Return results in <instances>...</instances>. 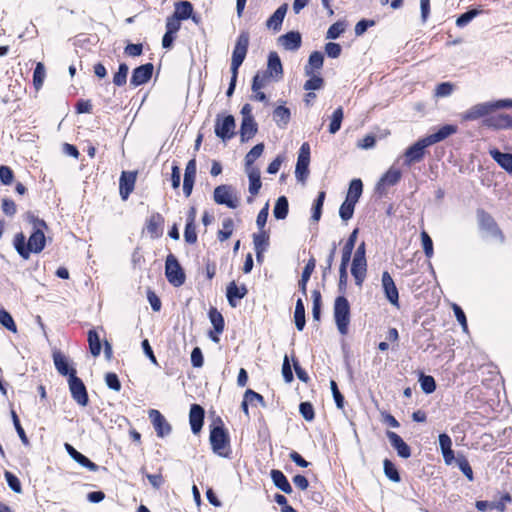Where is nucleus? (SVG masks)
I'll return each mask as SVG.
<instances>
[{
  "mask_svg": "<svg viewBox=\"0 0 512 512\" xmlns=\"http://www.w3.org/2000/svg\"><path fill=\"white\" fill-rule=\"evenodd\" d=\"M334 320L341 335L348 333L350 323V304L344 296H338L334 302Z\"/></svg>",
  "mask_w": 512,
  "mask_h": 512,
  "instance_id": "nucleus-1",
  "label": "nucleus"
},
{
  "mask_svg": "<svg viewBox=\"0 0 512 512\" xmlns=\"http://www.w3.org/2000/svg\"><path fill=\"white\" fill-rule=\"evenodd\" d=\"M250 35L247 31H242L237 38L231 59V72L238 71L239 67L245 60L248 46H249Z\"/></svg>",
  "mask_w": 512,
  "mask_h": 512,
  "instance_id": "nucleus-2",
  "label": "nucleus"
},
{
  "mask_svg": "<svg viewBox=\"0 0 512 512\" xmlns=\"http://www.w3.org/2000/svg\"><path fill=\"white\" fill-rule=\"evenodd\" d=\"M209 440L215 454L220 457L228 456L229 437L222 426H216L211 430Z\"/></svg>",
  "mask_w": 512,
  "mask_h": 512,
  "instance_id": "nucleus-3",
  "label": "nucleus"
},
{
  "mask_svg": "<svg viewBox=\"0 0 512 512\" xmlns=\"http://www.w3.org/2000/svg\"><path fill=\"white\" fill-rule=\"evenodd\" d=\"M165 275L170 284L179 287L185 282V274L177 258L169 254L165 262Z\"/></svg>",
  "mask_w": 512,
  "mask_h": 512,
  "instance_id": "nucleus-4",
  "label": "nucleus"
},
{
  "mask_svg": "<svg viewBox=\"0 0 512 512\" xmlns=\"http://www.w3.org/2000/svg\"><path fill=\"white\" fill-rule=\"evenodd\" d=\"M214 201L231 209H235L239 205V198L230 185L217 186L214 190Z\"/></svg>",
  "mask_w": 512,
  "mask_h": 512,
  "instance_id": "nucleus-5",
  "label": "nucleus"
},
{
  "mask_svg": "<svg viewBox=\"0 0 512 512\" xmlns=\"http://www.w3.org/2000/svg\"><path fill=\"white\" fill-rule=\"evenodd\" d=\"M69 389L72 398L80 405L86 406L88 404V394L83 381L76 376L75 369L71 370L70 377L68 379Z\"/></svg>",
  "mask_w": 512,
  "mask_h": 512,
  "instance_id": "nucleus-6",
  "label": "nucleus"
},
{
  "mask_svg": "<svg viewBox=\"0 0 512 512\" xmlns=\"http://www.w3.org/2000/svg\"><path fill=\"white\" fill-rule=\"evenodd\" d=\"M310 163V146L308 143H303L300 147L298 159L295 168V176L301 183H305L309 175Z\"/></svg>",
  "mask_w": 512,
  "mask_h": 512,
  "instance_id": "nucleus-7",
  "label": "nucleus"
},
{
  "mask_svg": "<svg viewBox=\"0 0 512 512\" xmlns=\"http://www.w3.org/2000/svg\"><path fill=\"white\" fill-rule=\"evenodd\" d=\"M427 140L424 138L419 139L416 143L406 149L404 153V165L411 166L414 163L420 162L425 154V148L429 147Z\"/></svg>",
  "mask_w": 512,
  "mask_h": 512,
  "instance_id": "nucleus-8",
  "label": "nucleus"
},
{
  "mask_svg": "<svg viewBox=\"0 0 512 512\" xmlns=\"http://www.w3.org/2000/svg\"><path fill=\"white\" fill-rule=\"evenodd\" d=\"M33 224L35 231L32 233V235L28 239V246L30 249V253H39L41 252L45 247V235L41 228L45 227L46 224L43 220L40 219H33Z\"/></svg>",
  "mask_w": 512,
  "mask_h": 512,
  "instance_id": "nucleus-9",
  "label": "nucleus"
},
{
  "mask_svg": "<svg viewBox=\"0 0 512 512\" xmlns=\"http://www.w3.org/2000/svg\"><path fill=\"white\" fill-rule=\"evenodd\" d=\"M235 119L232 115H227L222 119L217 117L215 123V134L222 140L231 139L234 136Z\"/></svg>",
  "mask_w": 512,
  "mask_h": 512,
  "instance_id": "nucleus-10",
  "label": "nucleus"
},
{
  "mask_svg": "<svg viewBox=\"0 0 512 512\" xmlns=\"http://www.w3.org/2000/svg\"><path fill=\"white\" fill-rule=\"evenodd\" d=\"M494 112L491 101L478 103L461 114L463 121H474Z\"/></svg>",
  "mask_w": 512,
  "mask_h": 512,
  "instance_id": "nucleus-11",
  "label": "nucleus"
},
{
  "mask_svg": "<svg viewBox=\"0 0 512 512\" xmlns=\"http://www.w3.org/2000/svg\"><path fill=\"white\" fill-rule=\"evenodd\" d=\"M401 176V171L398 168L391 166L388 171L379 179L376 185V191L381 195L385 194L386 189L390 186L396 185L400 181Z\"/></svg>",
  "mask_w": 512,
  "mask_h": 512,
  "instance_id": "nucleus-12",
  "label": "nucleus"
},
{
  "mask_svg": "<svg viewBox=\"0 0 512 512\" xmlns=\"http://www.w3.org/2000/svg\"><path fill=\"white\" fill-rule=\"evenodd\" d=\"M149 418L158 437L163 438L170 434L171 425L158 410L151 409L149 411Z\"/></svg>",
  "mask_w": 512,
  "mask_h": 512,
  "instance_id": "nucleus-13",
  "label": "nucleus"
},
{
  "mask_svg": "<svg viewBox=\"0 0 512 512\" xmlns=\"http://www.w3.org/2000/svg\"><path fill=\"white\" fill-rule=\"evenodd\" d=\"M382 287L387 300L394 306L399 305V293L389 272L384 271L382 274Z\"/></svg>",
  "mask_w": 512,
  "mask_h": 512,
  "instance_id": "nucleus-14",
  "label": "nucleus"
},
{
  "mask_svg": "<svg viewBox=\"0 0 512 512\" xmlns=\"http://www.w3.org/2000/svg\"><path fill=\"white\" fill-rule=\"evenodd\" d=\"M153 73V64L147 63L144 65H141L133 70L130 84L134 87L140 86L151 78Z\"/></svg>",
  "mask_w": 512,
  "mask_h": 512,
  "instance_id": "nucleus-15",
  "label": "nucleus"
},
{
  "mask_svg": "<svg viewBox=\"0 0 512 512\" xmlns=\"http://www.w3.org/2000/svg\"><path fill=\"white\" fill-rule=\"evenodd\" d=\"M136 176V172H122L119 180V192L123 200H127L133 191L136 182Z\"/></svg>",
  "mask_w": 512,
  "mask_h": 512,
  "instance_id": "nucleus-16",
  "label": "nucleus"
},
{
  "mask_svg": "<svg viewBox=\"0 0 512 512\" xmlns=\"http://www.w3.org/2000/svg\"><path fill=\"white\" fill-rule=\"evenodd\" d=\"M278 43L288 51H296L302 43L301 34L297 31H290L278 38Z\"/></svg>",
  "mask_w": 512,
  "mask_h": 512,
  "instance_id": "nucleus-17",
  "label": "nucleus"
},
{
  "mask_svg": "<svg viewBox=\"0 0 512 512\" xmlns=\"http://www.w3.org/2000/svg\"><path fill=\"white\" fill-rule=\"evenodd\" d=\"M247 288L243 284L238 286L235 281L229 283L226 289V297L231 307L235 308L238 305V300L244 298L247 294Z\"/></svg>",
  "mask_w": 512,
  "mask_h": 512,
  "instance_id": "nucleus-18",
  "label": "nucleus"
},
{
  "mask_svg": "<svg viewBox=\"0 0 512 512\" xmlns=\"http://www.w3.org/2000/svg\"><path fill=\"white\" fill-rule=\"evenodd\" d=\"M270 78L276 81L280 80L283 75V67L280 57L276 52H270L268 56L267 70L265 72Z\"/></svg>",
  "mask_w": 512,
  "mask_h": 512,
  "instance_id": "nucleus-19",
  "label": "nucleus"
},
{
  "mask_svg": "<svg viewBox=\"0 0 512 512\" xmlns=\"http://www.w3.org/2000/svg\"><path fill=\"white\" fill-rule=\"evenodd\" d=\"M204 413V409L198 404H193L190 408L189 422L194 434H198L202 429Z\"/></svg>",
  "mask_w": 512,
  "mask_h": 512,
  "instance_id": "nucleus-20",
  "label": "nucleus"
},
{
  "mask_svg": "<svg viewBox=\"0 0 512 512\" xmlns=\"http://www.w3.org/2000/svg\"><path fill=\"white\" fill-rule=\"evenodd\" d=\"M64 448L69 456L82 467L87 468L89 471L93 472L98 470V466L94 462L88 459L85 455L78 452L71 444L65 443Z\"/></svg>",
  "mask_w": 512,
  "mask_h": 512,
  "instance_id": "nucleus-21",
  "label": "nucleus"
},
{
  "mask_svg": "<svg viewBox=\"0 0 512 512\" xmlns=\"http://www.w3.org/2000/svg\"><path fill=\"white\" fill-rule=\"evenodd\" d=\"M387 438L391 446L397 451L398 455L402 458H409L411 455L410 447L403 441V439L395 432L387 431Z\"/></svg>",
  "mask_w": 512,
  "mask_h": 512,
  "instance_id": "nucleus-22",
  "label": "nucleus"
},
{
  "mask_svg": "<svg viewBox=\"0 0 512 512\" xmlns=\"http://www.w3.org/2000/svg\"><path fill=\"white\" fill-rule=\"evenodd\" d=\"M484 125L494 129H510L512 128V116L508 114H499L486 118Z\"/></svg>",
  "mask_w": 512,
  "mask_h": 512,
  "instance_id": "nucleus-23",
  "label": "nucleus"
},
{
  "mask_svg": "<svg viewBox=\"0 0 512 512\" xmlns=\"http://www.w3.org/2000/svg\"><path fill=\"white\" fill-rule=\"evenodd\" d=\"M288 10V4L284 3L269 17L266 22L268 29L279 31Z\"/></svg>",
  "mask_w": 512,
  "mask_h": 512,
  "instance_id": "nucleus-24",
  "label": "nucleus"
},
{
  "mask_svg": "<svg viewBox=\"0 0 512 512\" xmlns=\"http://www.w3.org/2000/svg\"><path fill=\"white\" fill-rule=\"evenodd\" d=\"M246 174L249 179V193L255 196L259 193L262 186L260 179V170L257 167H245Z\"/></svg>",
  "mask_w": 512,
  "mask_h": 512,
  "instance_id": "nucleus-25",
  "label": "nucleus"
},
{
  "mask_svg": "<svg viewBox=\"0 0 512 512\" xmlns=\"http://www.w3.org/2000/svg\"><path fill=\"white\" fill-rule=\"evenodd\" d=\"M456 132H457V127L455 125L447 124V125L442 126L437 132L425 137V139L427 140L428 144H430V146H431L435 143L443 141L447 137L455 134Z\"/></svg>",
  "mask_w": 512,
  "mask_h": 512,
  "instance_id": "nucleus-26",
  "label": "nucleus"
},
{
  "mask_svg": "<svg viewBox=\"0 0 512 512\" xmlns=\"http://www.w3.org/2000/svg\"><path fill=\"white\" fill-rule=\"evenodd\" d=\"M367 271L366 260L354 259L352 261L351 273L355 279V284L361 286L365 280Z\"/></svg>",
  "mask_w": 512,
  "mask_h": 512,
  "instance_id": "nucleus-27",
  "label": "nucleus"
},
{
  "mask_svg": "<svg viewBox=\"0 0 512 512\" xmlns=\"http://www.w3.org/2000/svg\"><path fill=\"white\" fill-rule=\"evenodd\" d=\"M490 156L507 172L512 173V154L502 153L497 149L490 150Z\"/></svg>",
  "mask_w": 512,
  "mask_h": 512,
  "instance_id": "nucleus-28",
  "label": "nucleus"
},
{
  "mask_svg": "<svg viewBox=\"0 0 512 512\" xmlns=\"http://www.w3.org/2000/svg\"><path fill=\"white\" fill-rule=\"evenodd\" d=\"M324 57L321 52L315 51L310 54L308 64L305 66L304 71L306 76H312L314 70H319L323 66Z\"/></svg>",
  "mask_w": 512,
  "mask_h": 512,
  "instance_id": "nucleus-29",
  "label": "nucleus"
},
{
  "mask_svg": "<svg viewBox=\"0 0 512 512\" xmlns=\"http://www.w3.org/2000/svg\"><path fill=\"white\" fill-rule=\"evenodd\" d=\"M163 217L160 214H153L147 222V232L152 238H157L162 234Z\"/></svg>",
  "mask_w": 512,
  "mask_h": 512,
  "instance_id": "nucleus-30",
  "label": "nucleus"
},
{
  "mask_svg": "<svg viewBox=\"0 0 512 512\" xmlns=\"http://www.w3.org/2000/svg\"><path fill=\"white\" fill-rule=\"evenodd\" d=\"M256 132L257 124L255 123L254 118L242 119L240 128V136L242 141H247L251 139Z\"/></svg>",
  "mask_w": 512,
  "mask_h": 512,
  "instance_id": "nucleus-31",
  "label": "nucleus"
},
{
  "mask_svg": "<svg viewBox=\"0 0 512 512\" xmlns=\"http://www.w3.org/2000/svg\"><path fill=\"white\" fill-rule=\"evenodd\" d=\"M271 478L273 480L274 485L278 489H280L282 492H284L286 494L292 493V491H293L292 487H291L290 483L288 482L287 478L285 477V475L281 471L272 470Z\"/></svg>",
  "mask_w": 512,
  "mask_h": 512,
  "instance_id": "nucleus-32",
  "label": "nucleus"
},
{
  "mask_svg": "<svg viewBox=\"0 0 512 512\" xmlns=\"http://www.w3.org/2000/svg\"><path fill=\"white\" fill-rule=\"evenodd\" d=\"M290 117V110L284 106H278L273 111V119L280 128H284L288 124Z\"/></svg>",
  "mask_w": 512,
  "mask_h": 512,
  "instance_id": "nucleus-33",
  "label": "nucleus"
},
{
  "mask_svg": "<svg viewBox=\"0 0 512 512\" xmlns=\"http://www.w3.org/2000/svg\"><path fill=\"white\" fill-rule=\"evenodd\" d=\"M357 233H358V230L355 229L350 234L348 240L346 241V243H345V245L343 247L342 259H341V262H343V264H348L349 261H350V258H351V255H352L355 243H356Z\"/></svg>",
  "mask_w": 512,
  "mask_h": 512,
  "instance_id": "nucleus-34",
  "label": "nucleus"
},
{
  "mask_svg": "<svg viewBox=\"0 0 512 512\" xmlns=\"http://www.w3.org/2000/svg\"><path fill=\"white\" fill-rule=\"evenodd\" d=\"M363 190V184L360 179H353L350 183L346 200L357 203Z\"/></svg>",
  "mask_w": 512,
  "mask_h": 512,
  "instance_id": "nucleus-35",
  "label": "nucleus"
},
{
  "mask_svg": "<svg viewBox=\"0 0 512 512\" xmlns=\"http://www.w3.org/2000/svg\"><path fill=\"white\" fill-rule=\"evenodd\" d=\"M253 243L256 252L257 260L261 259L262 253L266 250L268 246V236H266L265 232H261L259 234L253 235Z\"/></svg>",
  "mask_w": 512,
  "mask_h": 512,
  "instance_id": "nucleus-36",
  "label": "nucleus"
},
{
  "mask_svg": "<svg viewBox=\"0 0 512 512\" xmlns=\"http://www.w3.org/2000/svg\"><path fill=\"white\" fill-rule=\"evenodd\" d=\"M288 200L285 196H281L277 199L274 209L273 215L278 220H283L288 215Z\"/></svg>",
  "mask_w": 512,
  "mask_h": 512,
  "instance_id": "nucleus-37",
  "label": "nucleus"
},
{
  "mask_svg": "<svg viewBox=\"0 0 512 512\" xmlns=\"http://www.w3.org/2000/svg\"><path fill=\"white\" fill-rule=\"evenodd\" d=\"M314 268H315V260L314 259H310L307 262V264L304 267V270L302 272L301 279L299 281V288H300V290H301V292L303 293L304 296L306 295L307 282L309 281V279L311 277V274L313 273Z\"/></svg>",
  "mask_w": 512,
  "mask_h": 512,
  "instance_id": "nucleus-38",
  "label": "nucleus"
},
{
  "mask_svg": "<svg viewBox=\"0 0 512 512\" xmlns=\"http://www.w3.org/2000/svg\"><path fill=\"white\" fill-rule=\"evenodd\" d=\"M294 319L296 328L302 331L305 326V307L302 299H298L296 302Z\"/></svg>",
  "mask_w": 512,
  "mask_h": 512,
  "instance_id": "nucleus-39",
  "label": "nucleus"
},
{
  "mask_svg": "<svg viewBox=\"0 0 512 512\" xmlns=\"http://www.w3.org/2000/svg\"><path fill=\"white\" fill-rule=\"evenodd\" d=\"M88 343H89V349H90L91 354L94 357L99 356V354L101 352V342H100V337H99L98 333L96 332V330H94V329L89 330Z\"/></svg>",
  "mask_w": 512,
  "mask_h": 512,
  "instance_id": "nucleus-40",
  "label": "nucleus"
},
{
  "mask_svg": "<svg viewBox=\"0 0 512 512\" xmlns=\"http://www.w3.org/2000/svg\"><path fill=\"white\" fill-rule=\"evenodd\" d=\"M209 319L217 334H220L224 330V318L222 314L216 309L211 308L209 311Z\"/></svg>",
  "mask_w": 512,
  "mask_h": 512,
  "instance_id": "nucleus-41",
  "label": "nucleus"
},
{
  "mask_svg": "<svg viewBox=\"0 0 512 512\" xmlns=\"http://www.w3.org/2000/svg\"><path fill=\"white\" fill-rule=\"evenodd\" d=\"M25 241V236L22 233H19L15 237L14 246L21 257L28 259L30 256V249L28 244H25Z\"/></svg>",
  "mask_w": 512,
  "mask_h": 512,
  "instance_id": "nucleus-42",
  "label": "nucleus"
},
{
  "mask_svg": "<svg viewBox=\"0 0 512 512\" xmlns=\"http://www.w3.org/2000/svg\"><path fill=\"white\" fill-rule=\"evenodd\" d=\"M234 222L231 218H225L222 221V229L218 231L217 237L218 240L223 242L229 239L233 233Z\"/></svg>",
  "mask_w": 512,
  "mask_h": 512,
  "instance_id": "nucleus-43",
  "label": "nucleus"
},
{
  "mask_svg": "<svg viewBox=\"0 0 512 512\" xmlns=\"http://www.w3.org/2000/svg\"><path fill=\"white\" fill-rule=\"evenodd\" d=\"M53 359H54V364H55L57 371L61 375H64V376L69 375L70 376L72 369H69V365H68L66 357L63 356L61 353H54Z\"/></svg>",
  "mask_w": 512,
  "mask_h": 512,
  "instance_id": "nucleus-44",
  "label": "nucleus"
},
{
  "mask_svg": "<svg viewBox=\"0 0 512 512\" xmlns=\"http://www.w3.org/2000/svg\"><path fill=\"white\" fill-rule=\"evenodd\" d=\"M193 12L192 4L188 1H182L176 6L174 16L180 20L188 19Z\"/></svg>",
  "mask_w": 512,
  "mask_h": 512,
  "instance_id": "nucleus-45",
  "label": "nucleus"
},
{
  "mask_svg": "<svg viewBox=\"0 0 512 512\" xmlns=\"http://www.w3.org/2000/svg\"><path fill=\"white\" fill-rule=\"evenodd\" d=\"M264 151L262 143L255 145L245 156V167H255L253 163L259 158Z\"/></svg>",
  "mask_w": 512,
  "mask_h": 512,
  "instance_id": "nucleus-46",
  "label": "nucleus"
},
{
  "mask_svg": "<svg viewBox=\"0 0 512 512\" xmlns=\"http://www.w3.org/2000/svg\"><path fill=\"white\" fill-rule=\"evenodd\" d=\"M342 120H343V109L341 107H339L332 114L331 122L329 125V132L331 134H335L336 132L339 131V129L341 127Z\"/></svg>",
  "mask_w": 512,
  "mask_h": 512,
  "instance_id": "nucleus-47",
  "label": "nucleus"
},
{
  "mask_svg": "<svg viewBox=\"0 0 512 512\" xmlns=\"http://www.w3.org/2000/svg\"><path fill=\"white\" fill-rule=\"evenodd\" d=\"M383 466L384 473L388 479L396 483L400 481V475L398 473V470L390 460L385 459L383 462Z\"/></svg>",
  "mask_w": 512,
  "mask_h": 512,
  "instance_id": "nucleus-48",
  "label": "nucleus"
},
{
  "mask_svg": "<svg viewBox=\"0 0 512 512\" xmlns=\"http://www.w3.org/2000/svg\"><path fill=\"white\" fill-rule=\"evenodd\" d=\"M0 323L9 331L16 333L17 327L16 324L10 315L5 309H0Z\"/></svg>",
  "mask_w": 512,
  "mask_h": 512,
  "instance_id": "nucleus-49",
  "label": "nucleus"
},
{
  "mask_svg": "<svg viewBox=\"0 0 512 512\" xmlns=\"http://www.w3.org/2000/svg\"><path fill=\"white\" fill-rule=\"evenodd\" d=\"M128 66L125 63L119 65L118 71L113 77V83L116 86H123L127 81Z\"/></svg>",
  "mask_w": 512,
  "mask_h": 512,
  "instance_id": "nucleus-50",
  "label": "nucleus"
},
{
  "mask_svg": "<svg viewBox=\"0 0 512 512\" xmlns=\"http://www.w3.org/2000/svg\"><path fill=\"white\" fill-rule=\"evenodd\" d=\"M325 200V192H319L317 199L314 202L312 220L317 222L321 218L322 207Z\"/></svg>",
  "mask_w": 512,
  "mask_h": 512,
  "instance_id": "nucleus-51",
  "label": "nucleus"
},
{
  "mask_svg": "<svg viewBox=\"0 0 512 512\" xmlns=\"http://www.w3.org/2000/svg\"><path fill=\"white\" fill-rule=\"evenodd\" d=\"M356 203H353L351 201L345 200L339 209V215L342 218V220L347 221L352 218L354 213V207Z\"/></svg>",
  "mask_w": 512,
  "mask_h": 512,
  "instance_id": "nucleus-52",
  "label": "nucleus"
},
{
  "mask_svg": "<svg viewBox=\"0 0 512 512\" xmlns=\"http://www.w3.org/2000/svg\"><path fill=\"white\" fill-rule=\"evenodd\" d=\"M44 78L45 67L41 62H39L37 63L33 73V82L36 89H39L42 86Z\"/></svg>",
  "mask_w": 512,
  "mask_h": 512,
  "instance_id": "nucleus-53",
  "label": "nucleus"
},
{
  "mask_svg": "<svg viewBox=\"0 0 512 512\" xmlns=\"http://www.w3.org/2000/svg\"><path fill=\"white\" fill-rule=\"evenodd\" d=\"M310 79L304 84V89L307 91L319 90L324 85V80L316 75L309 76Z\"/></svg>",
  "mask_w": 512,
  "mask_h": 512,
  "instance_id": "nucleus-54",
  "label": "nucleus"
},
{
  "mask_svg": "<svg viewBox=\"0 0 512 512\" xmlns=\"http://www.w3.org/2000/svg\"><path fill=\"white\" fill-rule=\"evenodd\" d=\"M268 78L270 77L265 72L257 73L253 78L252 91L257 92L258 90L264 88L267 84Z\"/></svg>",
  "mask_w": 512,
  "mask_h": 512,
  "instance_id": "nucleus-55",
  "label": "nucleus"
},
{
  "mask_svg": "<svg viewBox=\"0 0 512 512\" xmlns=\"http://www.w3.org/2000/svg\"><path fill=\"white\" fill-rule=\"evenodd\" d=\"M345 31V25L342 22H336L331 25L327 31V39H337Z\"/></svg>",
  "mask_w": 512,
  "mask_h": 512,
  "instance_id": "nucleus-56",
  "label": "nucleus"
},
{
  "mask_svg": "<svg viewBox=\"0 0 512 512\" xmlns=\"http://www.w3.org/2000/svg\"><path fill=\"white\" fill-rule=\"evenodd\" d=\"M420 386L421 389L427 394L434 392L436 389V383L432 376H421Z\"/></svg>",
  "mask_w": 512,
  "mask_h": 512,
  "instance_id": "nucleus-57",
  "label": "nucleus"
},
{
  "mask_svg": "<svg viewBox=\"0 0 512 512\" xmlns=\"http://www.w3.org/2000/svg\"><path fill=\"white\" fill-rule=\"evenodd\" d=\"M421 241H422V246H423V250H424L425 255L428 258H431L433 256V253H434V251H433V242H432V239L428 235L427 232L423 231L421 233Z\"/></svg>",
  "mask_w": 512,
  "mask_h": 512,
  "instance_id": "nucleus-58",
  "label": "nucleus"
},
{
  "mask_svg": "<svg viewBox=\"0 0 512 512\" xmlns=\"http://www.w3.org/2000/svg\"><path fill=\"white\" fill-rule=\"evenodd\" d=\"M184 239L189 244H194L197 241V233L195 223H187L184 231Z\"/></svg>",
  "mask_w": 512,
  "mask_h": 512,
  "instance_id": "nucleus-59",
  "label": "nucleus"
},
{
  "mask_svg": "<svg viewBox=\"0 0 512 512\" xmlns=\"http://www.w3.org/2000/svg\"><path fill=\"white\" fill-rule=\"evenodd\" d=\"M456 462L458 464L459 469L462 471V473L468 478L469 481L473 480V471L472 468L464 457H458L456 459Z\"/></svg>",
  "mask_w": 512,
  "mask_h": 512,
  "instance_id": "nucleus-60",
  "label": "nucleus"
},
{
  "mask_svg": "<svg viewBox=\"0 0 512 512\" xmlns=\"http://www.w3.org/2000/svg\"><path fill=\"white\" fill-rule=\"evenodd\" d=\"M5 479H6L7 484L11 490H13L16 493H21L22 488H21L20 481L13 473L6 471Z\"/></svg>",
  "mask_w": 512,
  "mask_h": 512,
  "instance_id": "nucleus-61",
  "label": "nucleus"
},
{
  "mask_svg": "<svg viewBox=\"0 0 512 512\" xmlns=\"http://www.w3.org/2000/svg\"><path fill=\"white\" fill-rule=\"evenodd\" d=\"M478 15L477 10H469L463 14H461L457 20L456 25L458 27H464L466 26L470 21H472L476 16Z\"/></svg>",
  "mask_w": 512,
  "mask_h": 512,
  "instance_id": "nucleus-62",
  "label": "nucleus"
},
{
  "mask_svg": "<svg viewBox=\"0 0 512 512\" xmlns=\"http://www.w3.org/2000/svg\"><path fill=\"white\" fill-rule=\"evenodd\" d=\"M299 411L306 421H312L314 419V408L311 403L302 402L299 406Z\"/></svg>",
  "mask_w": 512,
  "mask_h": 512,
  "instance_id": "nucleus-63",
  "label": "nucleus"
},
{
  "mask_svg": "<svg viewBox=\"0 0 512 512\" xmlns=\"http://www.w3.org/2000/svg\"><path fill=\"white\" fill-rule=\"evenodd\" d=\"M14 173L10 167L1 165L0 166V180L4 185H10L13 181Z\"/></svg>",
  "mask_w": 512,
  "mask_h": 512,
  "instance_id": "nucleus-64",
  "label": "nucleus"
}]
</instances>
